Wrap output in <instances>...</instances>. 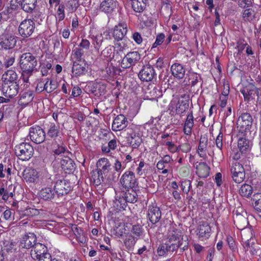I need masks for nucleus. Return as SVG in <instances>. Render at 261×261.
I'll return each instance as SVG.
<instances>
[{"mask_svg":"<svg viewBox=\"0 0 261 261\" xmlns=\"http://www.w3.org/2000/svg\"><path fill=\"white\" fill-rule=\"evenodd\" d=\"M23 178L28 184H51V175L45 168L33 169L27 168L23 170Z\"/></svg>","mask_w":261,"mask_h":261,"instance_id":"f257e3e1","label":"nucleus"},{"mask_svg":"<svg viewBox=\"0 0 261 261\" xmlns=\"http://www.w3.org/2000/svg\"><path fill=\"white\" fill-rule=\"evenodd\" d=\"M20 66L24 73H32L38 63L35 56L30 53H25L20 57Z\"/></svg>","mask_w":261,"mask_h":261,"instance_id":"f03ea898","label":"nucleus"},{"mask_svg":"<svg viewBox=\"0 0 261 261\" xmlns=\"http://www.w3.org/2000/svg\"><path fill=\"white\" fill-rule=\"evenodd\" d=\"M34 149L29 143L22 142L15 147V153L19 160L28 161L33 156Z\"/></svg>","mask_w":261,"mask_h":261,"instance_id":"7ed1b4c3","label":"nucleus"},{"mask_svg":"<svg viewBox=\"0 0 261 261\" xmlns=\"http://www.w3.org/2000/svg\"><path fill=\"white\" fill-rule=\"evenodd\" d=\"M181 232L178 230H174L169 234L168 241L162 247L167 251L173 252L181 246L180 242Z\"/></svg>","mask_w":261,"mask_h":261,"instance_id":"20e7f679","label":"nucleus"},{"mask_svg":"<svg viewBox=\"0 0 261 261\" xmlns=\"http://www.w3.org/2000/svg\"><path fill=\"white\" fill-rule=\"evenodd\" d=\"M37 5V0H11L10 11L15 10L20 6L21 9L27 13H32Z\"/></svg>","mask_w":261,"mask_h":261,"instance_id":"39448f33","label":"nucleus"},{"mask_svg":"<svg viewBox=\"0 0 261 261\" xmlns=\"http://www.w3.org/2000/svg\"><path fill=\"white\" fill-rule=\"evenodd\" d=\"M230 172L233 181L236 183H241L245 179V173L243 166L238 162L232 163Z\"/></svg>","mask_w":261,"mask_h":261,"instance_id":"423d86ee","label":"nucleus"},{"mask_svg":"<svg viewBox=\"0 0 261 261\" xmlns=\"http://www.w3.org/2000/svg\"><path fill=\"white\" fill-rule=\"evenodd\" d=\"M35 30V22L31 19H26L20 24L18 32L20 35L24 38L30 36Z\"/></svg>","mask_w":261,"mask_h":261,"instance_id":"0eeeda50","label":"nucleus"},{"mask_svg":"<svg viewBox=\"0 0 261 261\" xmlns=\"http://www.w3.org/2000/svg\"><path fill=\"white\" fill-rule=\"evenodd\" d=\"M16 42V37L11 34H3L0 38V46L5 50L13 48Z\"/></svg>","mask_w":261,"mask_h":261,"instance_id":"6e6552de","label":"nucleus"},{"mask_svg":"<svg viewBox=\"0 0 261 261\" xmlns=\"http://www.w3.org/2000/svg\"><path fill=\"white\" fill-rule=\"evenodd\" d=\"M29 136L33 142L40 144L44 141L45 134L40 126H33L30 129Z\"/></svg>","mask_w":261,"mask_h":261,"instance_id":"1a4fd4ad","label":"nucleus"},{"mask_svg":"<svg viewBox=\"0 0 261 261\" xmlns=\"http://www.w3.org/2000/svg\"><path fill=\"white\" fill-rule=\"evenodd\" d=\"M120 182L126 190L135 187L136 185V179L134 173L129 171L125 172L121 176Z\"/></svg>","mask_w":261,"mask_h":261,"instance_id":"9d476101","label":"nucleus"},{"mask_svg":"<svg viewBox=\"0 0 261 261\" xmlns=\"http://www.w3.org/2000/svg\"><path fill=\"white\" fill-rule=\"evenodd\" d=\"M54 188L56 193L59 196H63L71 191L70 183L64 179H59L56 181Z\"/></svg>","mask_w":261,"mask_h":261,"instance_id":"9b49d317","label":"nucleus"},{"mask_svg":"<svg viewBox=\"0 0 261 261\" xmlns=\"http://www.w3.org/2000/svg\"><path fill=\"white\" fill-rule=\"evenodd\" d=\"M252 123L251 115L248 113L242 114L238 119L237 127L240 128L242 132L249 130Z\"/></svg>","mask_w":261,"mask_h":261,"instance_id":"f8f14e48","label":"nucleus"},{"mask_svg":"<svg viewBox=\"0 0 261 261\" xmlns=\"http://www.w3.org/2000/svg\"><path fill=\"white\" fill-rule=\"evenodd\" d=\"M155 75V70L152 66L147 64L143 66L138 73V76L142 81H151Z\"/></svg>","mask_w":261,"mask_h":261,"instance_id":"ddd939ff","label":"nucleus"},{"mask_svg":"<svg viewBox=\"0 0 261 261\" xmlns=\"http://www.w3.org/2000/svg\"><path fill=\"white\" fill-rule=\"evenodd\" d=\"M147 217L153 224L159 221L161 217V212L156 204L153 203L148 206Z\"/></svg>","mask_w":261,"mask_h":261,"instance_id":"4468645a","label":"nucleus"},{"mask_svg":"<svg viewBox=\"0 0 261 261\" xmlns=\"http://www.w3.org/2000/svg\"><path fill=\"white\" fill-rule=\"evenodd\" d=\"M211 228L206 221L200 222L197 229V235L202 240L207 239L211 235Z\"/></svg>","mask_w":261,"mask_h":261,"instance_id":"2eb2a0df","label":"nucleus"},{"mask_svg":"<svg viewBox=\"0 0 261 261\" xmlns=\"http://www.w3.org/2000/svg\"><path fill=\"white\" fill-rule=\"evenodd\" d=\"M171 158L169 155H165L156 164V168L159 170H162V173L165 174L168 173L171 169L170 162Z\"/></svg>","mask_w":261,"mask_h":261,"instance_id":"dca6fc26","label":"nucleus"},{"mask_svg":"<svg viewBox=\"0 0 261 261\" xmlns=\"http://www.w3.org/2000/svg\"><path fill=\"white\" fill-rule=\"evenodd\" d=\"M189 107V100L185 97V95L179 98L175 106V113L176 114L181 115L187 112Z\"/></svg>","mask_w":261,"mask_h":261,"instance_id":"f3484780","label":"nucleus"},{"mask_svg":"<svg viewBox=\"0 0 261 261\" xmlns=\"http://www.w3.org/2000/svg\"><path fill=\"white\" fill-rule=\"evenodd\" d=\"M89 38L92 40V44L94 48L98 50L103 41V37L101 32L95 28H92L90 31Z\"/></svg>","mask_w":261,"mask_h":261,"instance_id":"a211bd4d","label":"nucleus"},{"mask_svg":"<svg viewBox=\"0 0 261 261\" xmlns=\"http://www.w3.org/2000/svg\"><path fill=\"white\" fill-rule=\"evenodd\" d=\"M36 237L33 233L25 234L21 239L20 246L23 248H33L36 244Z\"/></svg>","mask_w":261,"mask_h":261,"instance_id":"6ab92c4d","label":"nucleus"},{"mask_svg":"<svg viewBox=\"0 0 261 261\" xmlns=\"http://www.w3.org/2000/svg\"><path fill=\"white\" fill-rule=\"evenodd\" d=\"M87 65L84 61L83 62H73L72 75L77 77L85 74L87 71Z\"/></svg>","mask_w":261,"mask_h":261,"instance_id":"aec40b11","label":"nucleus"},{"mask_svg":"<svg viewBox=\"0 0 261 261\" xmlns=\"http://www.w3.org/2000/svg\"><path fill=\"white\" fill-rule=\"evenodd\" d=\"M47 252V247L41 243H36L31 251V255L34 259H38Z\"/></svg>","mask_w":261,"mask_h":261,"instance_id":"412c9836","label":"nucleus"},{"mask_svg":"<svg viewBox=\"0 0 261 261\" xmlns=\"http://www.w3.org/2000/svg\"><path fill=\"white\" fill-rule=\"evenodd\" d=\"M194 166L196 169V174L200 178H206L208 176L210 168L205 163L197 162Z\"/></svg>","mask_w":261,"mask_h":261,"instance_id":"4be33fe9","label":"nucleus"},{"mask_svg":"<svg viewBox=\"0 0 261 261\" xmlns=\"http://www.w3.org/2000/svg\"><path fill=\"white\" fill-rule=\"evenodd\" d=\"M127 32V25L125 21H120L115 25V40L122 41Z\"/></svg>","mask_w":261,"mask_h":261,"instance_id":"5701e85b","label":"nucleus"},{"mask_svg":"<svg viewBox=\"0 0 261 261\" xmlns=\"http://www.w3.org/2000/svg\"><path fill=\"white\" fill-rule=\"evenodd\" d=\"M3 89L5 96L12 98L18 93V85L16 83H12L8 85H4Z\"/></svg>","mask_w":261,"mask_h":261,"instance_id":"b1692460","label":"nucleus"},{"mask_svg":"<svg viewBox=\"0 0 261 261\" xmlns=\"http://www.w3.org/2000/svg\"><path fill=\"white\" fill-rule=\"evenodd\" d=\"M33 91L28 90L22 92L20 94L18 104L21 106H26L33 100Z\"/></svg>","mask_w":261,"mask_h":261,"instance_id":"393cba45","label":"nucleus"},{"mask_svg":"<svg viewBox=\"0 0 261 261\" xmlns=\"http://www.w3.org/2000/svg\"><path fill=\"white\" fill-rule=\"evenodd\" d=\"M62 169L66 173H70L75 169L74 162L69 157H64L60 162Z\"/></svg>","mask_w":261,"mask_h":261,"instance_id":"a878e982","label":"nucleus"},{"mask_svg":"<svg viewBox=\"0 0 261 261\" xmlns=\"http://www.w3.org/2000/svg\"><path fill=\"white\" fill-rule=\"evenodd\" d=\"M126 201L130 202L131 203H135L137 201V198L134 196L133 199H129V197L127 195L125 197L123 196H120L119 199H117L115 198V208L117 210L121 211L122 209H124L125 204Z\"/></svg>","mask_w":261,"mask_h":261,"instance_id":"bb28decb","label":"nucleus"},{"mask_svg":"<svg viewBox=\"0 0 261 261\" xmlns=\"http://www.w3.org/2000/svg\"><path fill=\"white\" fill-rule=\"evenodd\" d=\"M2 79L4 85L16 83L15 81L17 79V74L15 71L8 70L3 74Z\"/></svg>","mask_w":261,"mask_h":261,"instance_id":"cd10ccee","label":"nucleus"},{"mask_svg":"<svg viewBox=\"0 0 261 261\" xmlns=\"http://www.w3.org/2000/svg\"><path fill=\"white\" fill-rule=\"evenodd\" d=\"M256 14L254 10L250 8H247L242 13V19L246 22H253L256 18Z\"/></svg>","mask_w":261,"mask_h":261,"instance_id":"c85d7f7f","label":"nucleus"},{"mask_svg":"<svg viewBox=\"0 0 261 261\" xmlns=\"http://www.w3.org/2000/svg\"><path fill=\"white\" fill-rule=\"evenodd\" d=\"M171 71L172 75L179 79H182L185 75V69L180 64H173L171 67Z\"/></svg>","mask_w":261,"mask_h":261,"instance_id":"c756f323","label":"nucleus"},{"mask_svg":"<svg viewBox=\"0 0 261 261\" xmlns=\"http://www.w3.org/2000/svg\"><path fill=\"white\" fill-rule=\"evenodd\" d=\"M194 126V118L192 112L188 113L184 126V133L187 135L191 134L192 129Z\"/></svg>","mask_w":261,"mask_h":261,"instance_id":"7c9ffc66","label":"nucleus"},{"mask_svg":"<svg viewBox=\"0 0 261 261\" xmlns=\"http://www.w3.org/2000/svg\"><path fill=\"white\" fill-rule=\"evenodd\" d=\"M126 47L125 44L121 41V42L118 41L115 43V51H116V55H115V60H117V62L120 63V59L121 60L123 56H125V50Z\"/></svg>","mask_w":261,"mask_h":261,"instance_id":"2f4dec72","label":"nucleus"},{"mask_svg":"<svg viewBox=\"0 0 261 261\" xmlns=\"http://www.w3.org/2000/svg\"><path fill=\"white\" fill-rule=\"evenodd\" d=\"M234 224L238 229L243 230L248 225L247 218L241 214H237L233 218Z\"/></svg>","mask_w":261,"mask_h":261,"instance_id":"473e14b6","label":"nucleus"},{"mask_svg":"<svg viewBox=\"0 0 261 261\" xmlns=\"http://www.w3.org/2000/svg\"><path fill=\"white\" fill-rule=\"evenodd\" d=\"M38 196L44 200H49L54 198V192L51 187H45L40 190Z\"/></svg>","mask_w":261,"mask_h":261,"instance_id":"72a5a7b5","label":"nucleus"},{"mask_svg":"<svg viewBox=\"0 0 261 261\" xmlns=\"http://www.w3.org/2000/svg\"><path fill=\"white\" fill-rule=\"evenodd\" d=\"M127 120L123 115H118L115 117V131L123 129L127 126Z\"/></svg>","mask_w":261,"mask_h":261,"instance_id":"f704fd0d","label":"nucleus"},{"mask_svg":"<svg viewBox=\"0 0 261 261\" xmlns=\"http://www.w3.org/2000/svg\"><path fill=\"white\" fill-rule=\"evenodd\" d=\"M147 0H134L132 6L134 11L141 13L144 11L146 6Z\"/></svg>","mask_w":261,"mask_h":261,"instance_id":"c9c22d12","label":"nucleus"},{"mask_svg":"<svg viewBox=\"0 0 261 261\" xmlns=\"http://www.w3.org/2000/svg\"><path fill=\"white\" fill-rule=\"evenodd\" d=\"M97 167L98 170H101L105 174L107 173L110 168V164L108 160L106 158H102L99 159L97 162Z\"/></svg>","mask_w":261,"mask_h":261,"instance_id":"e433bc0d","label":"nucleus"},{"mask_svg":"<svg viewBox=\"0 0 261 261\" xmlns=\"http://www.w3.org/2000/svg\"><path fill=\"white\" fill-rule=\"evenodd\" d=\"M114 8L113 0H105L101 3L100 6V9L106 13H111Z\"/></svg>","mask_w":261,"mask_h":261,"instance_id":"4c0bfd02","label":"nucleus"},{"mask_svg":"<svg viewBox=\"0 0 261 261\" xmlns=\"http://www.w3.org/2000/svg\"><path fill=\"white\" fill-rule=\"evenodd\" d=\"M103 180L102 173L101 170H93L91 172V180L95 186H98L100 184L101 181Z\"/></svg>","mask_w":261,"mask_h":261,"instance_id":"58836bf2","label":"nucleus"},{"mask_svg":"<svg viewBox=\"0 0 261 261\" xmlns=\"http://www.w3.org/2000/svg\"><path fill=\"white\" fill-rule=\"evenodd\" d=\"M65 6L64 4H60L56 11L55 15L56 25H58L59 22L65 18Z\"/></svg>","mask_w":261,"mask_h":261,"instance_id":"ea45409f","label":"nucleus"},{"mask_svg":"<svg viewBox=\"0 0 261 261\" xmlns=\"http://www.w3.org/2000/svg\"><path fill=\"white\" fill-rule=\"evenodd\" d=\"M238 146L242 152H246L249 149V141L245 138L240 137L238 141Z\"/></svg>","mask_w":261,"mask_h":261,"instance_id":"a19ab883","label":"nucleus"},{"mask_svg":"<svg viewBox=\"0 0 261 261\" xmlns=\"http://www.w3.org/2000/svg\"><path fill=\"white\" fill-rule=\"evenodd\" d=\"M188 76L191 86H195L199 82H201V85H202V80L200 74L195 72H190Z\"/></svg>","mask_w":261,"mask_h":261,"instance_id":"79ce46f5","label":"nucleus"},{"mask_svg":"<svg viewBox=\"0 0 261 261\" xmlns=\"http://www.w3.org/2000/svg\"><path fill=\"white\" fill-rule=\"evenodd\" d=\"M126 56L132 66L137 63L140 59V55L137 51L127 53Z\"/></svg>","mask_w":261,"mask_h":261,"instance_id":"37998d69","label":"nucleus"},{"mask_svg":"<svg viewBox=\"0 0 261 261\" xmlns=\"http://www.w3.org/2000/svg\"><path fill=\"white\" fill-rule=\"evenodd\" d=\"M252 193V187L248 184L243 185L239 190L240 194L244 197H249Z\"/></svg>","mask_w":261,"mask_h":261,"instance_id":"c03bdc74","label":"nucleus"},{"mask_svg":"<svg viewBox=\"0 0 261 261\" xmlns=\"http://www.w3.org/2000/svg\"><path fill=\"white\" fill-rule=\"evenodd\" d=\"M58 87V83L55 80L46 79L45 91L47 93H51Z\"/></svg>","mask_w":261,"mask_h":261,"instance_id":"a18cd8bd","label":"nucleus"},{"mask_svg":"<svg viewBox=\"0 0 261 261\" xmlns=\"http://www.w3.org/2000/svg\"><path fill=\"white\" fill-rule=\"evenodd\" d=\"M93 92H95L96 94H99L101 95L105 93L106 86L102 83H96L93 85Z\"/></svg>","mask_w":261,"mask_h":261,"instance_id":"49530a36","label":"nucleus"},{"mask_svg":"<svg viewBox=\"0 0 261 261\" xmlns=\"http://www.w3.org/2000/svg\"><path fill=\"white\" fill-rule=\"evenodd\" d=\"M59 127L55 124H51L47 132L48 136L54 138L56 137L59 134Z\"/></svg>","mask_w":261,"mask_h":261,"instance_id":"de8ad7c7","label":"nucleus"},{"mask_svg":"<svg viewBox=\"0 0 261 261\" xmlns=\"http://www.w3.org/2000/svg\"><path fill=\"white\" fill-rule=\"evenodd\" d=\"M137 238L135 237L129 236L124 241V244L126 248L128 249L132 248L136 243Z\"/></svg>","mask_w":261,"mask_h":261,"instance_id":"09e8293b","label":"nucleus"},{"mask_svg":"<svg viewBox=\"0 0 261 261\" xmlns=\"http://www.w3.org/2000/svg\"><path fill=\"white\" fill-rule=\"evenodd\" d=\"M117 224L118 226H116V224L115 223V234H117L118 236H122L123 233H125L126 229L124 227V224L123 223L119 222Z\"/></svg>","mask_w":261,"mask_h":261,"instance_id":"8fccbe9b","label":"nucleus"},{"mask_svg":"<svg viewBox=\"0 0 261 261\" xmlns=\"http://www.w3.org/2000/svg\"><path fill=\"white\" fill-rule=\"evenodd\" d=\"M72 56L77 61L76 62H83L81 60L82 57L83 55V51L81 48H76L72 50Z\"/></svg>","mask_w":261,"mask_h":261,"instance_id":"3c124183","label":"nucleus"},{"mask_svg":"<svg viewBox=\"0 0 261 261\" xmlns=\"http://www.w3.org/2000/svg\"><path fill=\"white\" fill-rule=\"evenodd\" d=\"M2 217L5 220L11 221L14 219V213L10 209H7L3 212Z\"/></svg>","mask_w":261,"mask_h":261,"instance_id":"603ef678","label":"nucleus"},{"mask_svg":"<svg viewBox=\"0 0 261 261\" xmlns=\"http://www.w3.org/2000/svg\"><path fill=\"white\" fill-rule=\"evenodd\" d=\"M259 197L256 199L254 198L253 199L254 203H252L254 208L258 213H261V194L257 195L256 197Z\"/></svg>","mask_w":261,"mask_h":261,"instance_id":"864d4df0","label":"nucleus"},{"mask_svg":"<svg viewBox=\"0 0 261 261\" xmlns=\"http://www.w3.org/2000/svg\"><path fill=\"white\" fill-rule=\"evenodd\" d=\"M239 6L242 8H247L251 7L253 4V0H238Z\"/></svg>","mask_w":261,"mask_h":261,"instance_id":"5fc2aeb1","label":"nucleus"},{"mask_svg":"<svg viewBox=\"0 0 261 261\" xmlns=\"http://www.w3.org/2000/svg\"><path fill=\"white\" fill-rule=\"evenodd\" d=\"M208 139L205 137H201L199 140L198 146L199 150H206L207 146Z\"/></svg>","mask_w":261,"mask_h":261,"instance_id":"6e6d98bb","label":"nucleus"},{"mask_svg":"<svg viewBox=\"0 0 261 261\" xmlns=\"http://www.w3.org/2000/svg\"><path fill=\"white\" fill-rule=\"evenodd\" d=\"M165 35L163 33H160L156 37L155 42L152 45V48L157 47L160 45L163 42L165 39Z\"/></svg>","mask_w":261,"mask_h":261,"instance_id":"4d7b16f0","label":"nucleus"},{"mask_svg":"<svg viewBox=\"0 0 261 261\" xmlns=\"http://www.w3.org/2000/svg\"><path fill=\"white\" fill-rule=\"evenodd\" d=\"M45 79H40L37 83L36 86V91L38 92H41L45 90Z\"/></svg>","mask_w":261,"mask_h":261,"instance_id":"13d9d810","label":"nucleus"},{"mask_svg":"<svg viewBox=\"0 0 261 261\" xmlns=\"http://www.w3.org/2000/svg\"><path fill=\"white\" fill-rule=\"evenodd\" d=\"M132 232L134 235H135V237L137 238V239L141 235L142 233V228L141 226L139 225H135L133 226L132 230Z\"/></svg>","mask_w":261,"mask_h":261,"instance_id":"bf43d9fd","label":"nucleus"},{"mask_svg":"<svg viewBox=\"0 0 261 261\" xmlns=\"http://www.w3.org/2000/svg\"><path fill=\"white\" fill-rule=\"evenodd\" d=\"M191 181L189 180H185L181 182L182 190L184 193H188L190 191Z\"/></svg>","mask_w":261,"mask_h":261,"instance_id":"052dcab7","label":"nucleus"},{"mask_svg":"<svg viewBox=\"0 0 261 261\" xmlns=\"http://www.w3.org/2000/svg\"><path fill=\"white\" fill-rule=\"evenodd\" d=\"M120 60V62H120V66L123 68V69H125V68H129V67H130L132 65L130 64V63L129 62V61L127 59V58L126 57V55L125 54V56H123L122 58Z\"/></svg>","mask_w":261,"mask_h":261,"instance_id":"680f3d73","label":"nucleus"},{"mask_svg":"<svg viewBox=\"0 0 261 261\" xmlns=\"http://www.w3.org/2000/svg\"><path fill=\"white\" fill-rule=\"evenodd\" d=\"M51 64L48 62H46L45 63H44L41 64V72L42 73V74L43 75H45L48 70H49L51 68Z\"/></svg>","mask_w":261,"mask_h":261,"instance_id":"e2e57ef3","label":"nucleus"},{"mask_svg":"<svg viewBox=\"0 0 261 261\" xmlns=\"http://www.w3.org/2000/svg\"><path fill=\"white\" fill-rule=\"evenodd\" d=\"M130 143L134 147H137L140 145L141 139L138 136L135 135L134 137H132V140L130 141Z\"/></svg>","mask_w":261,"mask_h":261,"instance_id":"0e129e2a","label":"nucleus"},{"mask_svg":"<svg viewBox=\"0 0 261 261\" xmlns=\"http://www.w3.org/2000/svg\"><path fill=\"white\" fill-rule=\"evenodd\" d=\"M111 149H114V140H111L107 146H102V150L103 152H109Z\"/></svg>","mask_w":261,"mask_h":261,"instance_id":"69168bd1","label":"nucleus"},{"mask_svg":"<svg viewBox=\"0 0 261 261\" xmlns=\"http://www.w3.org/2000/svg\"><path fill=\"white\" fill-rule=\"evenodd\" d=\"M222 140L223 134L221 132H220L215 141L217 147L220 149H221L223 146Z\"/></svg>","mask_w":261,"mask_h":261,"instance_id":"338daca9","label":"nucleus"},{"mask_svg":"<svg viewBox=\"0 0 261 261\" xmlns=\"http://www.w3.org/2000/svg\"><path fill=\"white\" fill-rule=\"evenodd\" d=\"M145 166V163L143 161H141L139 164V166L136 169V172L138 175L142 176L144 174L145 170L143 169Z\"/></svg>","mask_w":261,"mask_h":261,"instance_id":"774afa93","label":"nucleus"}]
</instances>
